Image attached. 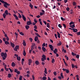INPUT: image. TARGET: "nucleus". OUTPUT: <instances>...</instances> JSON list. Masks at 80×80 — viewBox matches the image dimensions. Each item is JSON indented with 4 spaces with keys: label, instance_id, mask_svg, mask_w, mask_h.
Masks as SVG:
<instances>
[{
    "label": "nucleus",
    "instance_id": "obj_1",
    "mask_svg": "<svg viewBox=\"0 0 80 80\" xmlns=\"http://www.w3.org/2000/svg\"><path fill=\"white\" fill-rule=\"evenodd\" d=\"M0 2H1V3H2L3 4V6L5 7V8H8V7L7 6H9L10 5V4H9L8 3L6 2H5L3 0H0Z\"/></svg>",
    "mask_w": 80,
    "mask_h": 80
},
{
    "label": "nucleus",
    "instance_id": "obj_2",
    "mask_svg": "<svg viewBox=\"0 0 80 80\" xmlns=\"http://www.w3.org/2000/svg\"><path fill=\"white\" fill-rule=\"evenodd\" d=\"M49 47L50 48L51 50H52V51H53V47L52 46V45L51 44H49Z\"/></svg>",
    "mask_w": 80,
    "mask_h": 80
},
{
    "label": "nucleus",
    "instance_id": "obj_3",
    "mask_svg": "<svg viewBox=\"0 0 80 80\" xmlns=\"http://www.w3.org/2000/svg\"><path fill=\"white\" fill-rule=\"evenodd\" d=\"M72 68H78V67H77V65H74L73 64H72Z\"/></svg>",
    "mask_w": 80,
    "mask_h": 80
},
{
    "label": "nucleus",
    "instance_id": "obj_4",
    "mask_svg": "<svg viewBox=\"0 0 80 80\" xmlns=\"http://www.w3.org/2000/svg\"><path fill=\"white\" fill-rule=\"evenodd\" d=\"M62 70H63V71H65V72H66V73H69V70H68V69L62 68Z\"/></svg>",
    "mask_w": 80,
    "mask_h": 80
},
{
    "label": "nucleus",
    "instance_id": "obj_5",
    "mask_svg": "<svg viewBox=\"0 0 80 80\" xmlns=\"http://www.w3.org/2000/svg\"><path fill=\"white\" fill-rule=\"evenodd\" d=\"M32 24V22L31 21L27 22V25H30Z\"/></svg>",
    "mask_w": 80,
    "mask_h": 80
},
{
    "label": "nucleus",
    "instance_id": "obj_6",
    "mask_svg": "<svg viewBox=\"0 0 80 80\" xmlns=\"http://www.w3.org/2000/svg\"><path fill=\"white\" fill-rule=\"evenodd\" d=\"M21 15H22L23 19L25 21H25H26V18L25 17V16H24L23 14H22Z\"/></svg>",
    "mask_w": 80,
    "mask_h": 80
},
{
    "label": "nucleus",
    "instance_id": "obj_7",
    "mask_svg": "<svg viewBox=\"0 0 80 80\" xmlns=\"http://www.w3.org/2000/svg\"><path fill=\"white\" fill-rule=\"evenodd\" d=\"M10 42L11 43V47H12V48H14V47H15V44L12 42L11 41Z\"/></svg>",
    "mask_w": 80,
    "mask_h": 80
},
{
    "label": "nucleus",
    "instance_id": "obj_8",
    "mask_svg": "<svg viewBox=\"0 0 80 80\" xmlns=\"http://www.w3.org/2000/svg\"><path fill=\"white\" fill-rule=\"evenodd\" d=\"M72 30H73V32H77V31H78V30H77V29L75 28H73V29H72Z\"/></svg>",
    "mask_w": 80,
    "mask_h": 80
},
{
    "label": "nucleus",
    "instance_id": "obj_9",
    "mask_svg": "<svg viewBox=\"0 0 80 80\" xmlns=\"http://www.w3.org/2000/svg\"><path fill=\"white\" fill-rule=\"evenodd\" d=\"M70 27H71V28H75V24H73L72 25H70L69 26Z\"/></svg>",
    "mask_w": 80,
    "mask_h": 80
},
{
    "label": "nucleus",
    "instance_id": "obj_10",
    "mask_svg": "<svg viewBox=\"0 0 80 80\" xmlns=\"http://www.w3.org/2000/svg\"><path fill=\"white\" fill-rule=\"evenodd\" d=\"M32 3L30 2H29V7H30V8H31L32 9L33 8V6L32 5Z\"/></svg>",
    "mask_w": 80,
    "mask_h": 80
},
{
    "label": "nucleus",
    "instance_id": "obj_11",
    "mask_svg": "<svg viewBox=\"0 0 80 80\" xmlns=\"http://www.w3.org/2000/svg\"><path fill=\"white\" fill-rule=\"evenodd\" d=\"M38 40V36H36L34 38V40L35 42H37Z\"/></svg>",
    "mask_w": 80,
    "mask_h": 80
},
{
    "label": "nucleus",
    "instance_id": "obj_12",
    "mask_svg": "<svg viewBox=\"0 0 80 80\" xmlns=\"http://www.w3.org/2000/svg\"><path fill=\"white\" fill-rule=\"evenodd\" d=\"M30 28V26L28 25H26L25 26V28H26V30H28L29 28Z\"/></svg>",
    "mask_w": 80,
    "mask_h": 80
},
{
    "label": "nucleus",
    "instance_id": "obj_13",
    "mask_svg": "<svg viewBox=\"0 0 80 80\" xmlns=\"http://www.w3.org/2000/svg\"><path fill=\"white\" fill-rule=\"evenodd\" d=\"M42 50H43V51L45 52V51H46V48L44 47H42Z\"/></svg>",
    "mask_w": 80,
    "mask_h": 80
},
{
    "label": "nucleus",
    "instance_id": "obj_14",
    "mask_svg": "<svg viewBox=\"0 0 80 80\" xmlns=\"http://www.w3.org/2000/svg\"><path fill=\"white\" fill-rule=\"evenodd\" d=\"M5 14H6L7 15H8V10H6L4 12V13Z\"/></svg>",
    "mask_w": 80,
    "mask_h": 80
},
{
    "label": "nucleus",
    "instance_id": "obj_15",
    "mask_svg": "<svg viewBox=\"0 0 80 80\" xmlns=\"http://www.w3.org/2000/svg\"><path fill=\"white\" fill-rule=\"evenodd\" d=\"M6 67H7V66L6 65H5V67H4L5 70H6V71H8V68H7Z\"/></svg>",
    "mask_w": 80,
    "mask_h": 80
},
{
    "label": "nucleus",
    "instance_id": "obj_16",
    "mask_svg": "<svg viewBox=\"0 0 80 80\" xmlns=\"http://www.w3.org/2000/svg\"><path fill=\"white\" fill-rule=\"evenodd\" d=\"M42 58H44V59H47L46 58V56L44 54L42 55Z\"/></svg>",
    "mask_w": 80,
    "mask_h": 80
},
{
    "label": "nucleus",
    "instance_id": "obj_17",
    "mask_svg": "<svg viewBox=\"0 0 80 80\" xmlns=\"http://www.w3.org/2000/svg\"><path fill=\"white\" fill-rule=\"evenodd\" d=\"M12 67H15V63H14V62H12Z\"/></svg>",
    "mask_w": 80,
    "mask_h": 80
},
{
    "label": "nucleus",
    "instance_id": "obj_18",
    "mask_svg": "<svg viewBox=\"0 0 80 80\" xmlns=\"http://www.w3.org/2000/svg\"><path fill=\"white\" fill-rule=\"evenodd\" d=\"M17 58V60L18 61H20L21 60V58H20V57L18 56V57Z\"/></svg>",
    "mask_w": 80,
    "mask_h": 80
},
{
    "label": "nucleus",
    "instance_id": "obj_19",
    "mask_svg": "<svg viewBox=\"0 0 80 80\" xmlns=\"http://www.w3.org/2000/svg\"><path fill=\"white\" fill-rule=\"evenodd\" d=\"M72 5H73V6H75L77 5V3H76L75 2H72Z\"/></svg>",
    "mask_w": 80,
    "mask_h": 80
},
{
    "label": "nucleus",
    "instance_id": "obj_20",
    "mask_svg": "<svg viewBox=\"0 0 80 80\" xmlns=\"http://www.w3.org/2000/svg\"><path fill=\"white\" fill-rule=\"evenodd\" d=\"M8 78H10L12 77V74L10 73H9L8 74Z\"/></svg>",
    "mask_w": 80,
    "mask_h": 80
},
{
    "label": "nucleus",
    "instance_id": "obj_21",
    "mask_svg": "<svg viewBox=\"0 0 80 80\" xmlns=\"http://www.w3.org/2000/svg\"><path fill=\"white\" fill-rule=\"evenodd\" d=\"M58 37V38H60V34L58 32H57Z\"/></svg>",
    "mask_w": 80,
    "mask_h": 80
},
{
    "label": "nucleus",
    "instance_id": "obj_22",
    "mask_svg": "<svg viewBox=\"0 0 80 80\" xmlns=\"http://www.w3.org/2000/svg\"><path fill=\"white\" fill-rule=\"evenodd\" d=\"M4 43L6 45H8L9 44V42L8 41H5Z\"/></svg>",
    "mask_w": 80,
    "mask_h": 80
},
{
    "label": "nucleus",
    "instance_id": "obj_23",
    "mask_svg": "<svg viewBox=\"0 0 80 80\" xmlns=\"http://www.w3.org/2000/svg\"><path fill=\"white\" fill-rule=\"evenodd\" d=\"M35 63H36V65H38V64H39V62L38 61H36L35 62Z\"/></svg>",
    "mask_w": 80,
    "mask_h": 80
},
{
    "label": "nucleus",
    "instance_id": "obj_24",
    "mask_svg": "<svg viewBox=\"0 0 80 80\" xmlns=\"http://www.w3.org/2000/svg\"><path fill=\"white\" fill-rule=\"evenodd\" d=\"M23 44L24 46H26V42H25V41H23Z\"/></svg>",
    "mask_w": 80,
    "mask_h": 80
},
{
    "label": "nucleus",
    "instance_id": "obj_25",
    "mask_svg": "<svg viewBox=\"0 0 80 80\" xmlns=\"http://www.w3.org/2000/svg\"><path fill=\"white\" fill-rule=\"evenodd\" d=\"M72 55H73V56H75V55H76V53L73 52H72Z\"/></svg>",
    "mask_w": 80,
    "mask_h": 80
},
{
    "label": "nucleus",
    "instance_id": "obj_26",
    "mask_svg": "<svg viewBox=\"0 0 80 80\" xmlns=\"http://www.w3.org/2000/svg\"><path fill=\"white\" fill-rule=\"evenodd\" d=\"M35 35H37V36H38V37H40V35H39V34H38V33L37 32H35Z\"/></svg>",
    "mask_w": 80,
    "mask_h": 80
},
{
    "label": "nucleus",
    "instance_id": "obj_27",
    "mask_svg": "<svg viewBox=\"0 0 80 80\" xmlns=\"http://www.w3.org/2000/svg\"><path fill=\"white\" fill-rule=\"evenodd\" d=\"M23 55H24V57H25L26 55V52H25V50H24V52H23Z\"/></svg>",
    "mask_w": 80,
    "mask_h": 80
},
{
    "label": "nucleus",
    "instance_id": "obj_28",
    "mask_svg": "<svg viewBox=\"0 0 80 80\" xmlns=\"http://www.w3.org/2000/svg\"><path fill=\"white\" fill-rule=\"evenodd\" d=\"M3 16L4 18H6V14H5V13H4L3 14Z\"/></svg>",
    "mask_w": 80,
    "mask_h": 80
},
{
    "label": "nucleus",
    "instance_id": "obj_29",
    "mask_svg": "<svg viewBox=\"0 0 80 80\" xmlns=\"http://www.w3.org/2000/svg\"><path fill=\"white\" fill-rule=\"evenodd\" d=\"M47 27H48V28H50V24L48 23H47Z\"/></svg>",
    "mask_w": 80,
    "mask_h": 80
},
{
    "label": "nucleus",
    "instance_id": "obj_30",
    "mask_svg": "<svg viewBox=\"0 0 80 80\" xmlns=\"http://www.w3.org/2000/svg\"><path fill=\"white\" fill-rule=\"evenodd\" d=\"M19 34H20V35H22V36H23V35H24V34L22 32H20Z\"/></svg>",
    "mask_w": 80,
    "mask_h": 80
},
{
    "label": "nucleus",
    "instance_id": "obj_31",
    "mask_svg": "<svg viewBox=\"0 0 80 80\" xmlns=\"http://www.w3.org/2000/svg\"><path fill=\"white\" fill-rule=\"evenodd\" d=\"M44 73H46V74H47V68H45V70L44 71Z\"/></svg>",
    "mask_w": 80,
    "mask_h": 80
},
{
    "label": "nucleus",
    "instance_id": "obj_32",
    "mask_svg": "<svg viewBox=\"0 0 80 80\" xmlns=\"http://www.w3.org/2000/svg\"><path fill=\"white\" fill-rule=\"evenodd\" d=\"M65 58H66L67 60H68V57L67 55L65 56Z\"/></svg>",
    "mask_w": 80,
    "mask_h": 80
},
{
    "label": "nucleus",
    "instance_id": "obj_33",
    "mask_svg": "<svg viewBox=\"0 0 80 80\" xmlns=\"http://www.w3.org/2000/svg\"><path fill=\"white\" fill-rule=\"evenodd\" d=\"M61 77L62 78H64V77H63V76L62 73H61Z\"/></svg>",
    "mask_w": 80,
    "mask_h": 80
},
{
    "label": "nucleus",
    "instance_id": "obj_34",
    "mask_svg": "<svg viewBox=\"0 0 80 80\" xmlns=\"http://www.w3.org/2000/svg\"><path fill=\"white\" fill-rule=\"evenodd\" d=\"M58 27H59V28H62V26H61V25L60 24H59L58 25Z\"/></svg>",
    "mask_w": 80,
    "mask_h": 80
},
{
    "label": "nucleus",
    "instance_id": "obj_35",
    "mask_svg": "<svg viewBox=\"0 0 80 80\" xmlns=\"http://www.w3.org/2000/svg\"><path fill=\"white\" fill-rule=\"evenodd\" d=\"M74 23H75V22H71L69 24L70 25H72V24H74Z\"/></svg>",
    "mask_w": 80,
    "mask_h": 80
},
{
    "label": "nucleus",
    "instance_id": "obj_36",
    "mask_svg": "<svg viewBox=\"0 0 80 80\" xmlns=\"http://www.w3.org/2000/svg\"><path fill=\"white\" fill-rule=\"evenodd\" d=\"M45 60H47V59H45L43 58H41V61L42 62H45Z\"/></svg>",
    "mask_w": 80,
    "mask_h": 80
},
{
    "label": "nucleus",
    "instance_id": "obj_37",
    "mask_svg": "<svg viewBox=\"0 0 80 80\" xmlns=\"http://www.w3.org/2000/svg\"><path fill=\"white\" fill-rule=\"evenodd\" d=\"M4 57H6L7 58V54L6 53H5L4 54Z\"/></svg>",
    "mask_w": 80,
    "mask_h": 80
},
{
    "label": "nucleus",
    "instance_id": "obj_38",
    "mask_svg": "<svg viewBox=\"0 0 80 80\" xmlns=\"http://www.w3.org/2000/svg\"><path fill=\"white\" fill-rule=\"evenodd\" d=\"M61 19L62 21H65V19L62 17H61Z\"/></svg>",
    "mask_w": 80,
    "mask_h": 80
},
{
    "label": "nucleus",
    "instance_id": "obj_39",
    "mask_svg": "<svg viewBox=\"0 0 80 80\" xmlns=\"http://www.w3.org/2000/svg\"><path fill=\"white\" fill-rule=\"evenodd\" d=\"M22 76H20L19 77V80H22Z\"/></svg>",
    "mask_w": 80,
    "mask_h": 80
},
{
    "label": "nucleus",
    "instance_id": "obj_40",
    "mask_svg": "<svg viewBox=\"0 0 80 80\" xmlns=\"http://www.w3.org/2000/svg\"><path fill=\"white\" fill-rule=\"evenodd\" d=\"M80 55H77L76 56V58H79V56Z\"/></svg>",
    "mask_w": 80,
    "mask_h": 80
},
{
    "label": "nucleus",
    "instance_id": "obj_41",
    "mask_svg": "<svg viewBox=\"0 0 80 80\" xmlns=\"http://www.w3.org/2000/svg\"><path fill=\"white\" fill-rule=\"evenodd\" d=\"M14 51H16V52L17 51V48L15 47L14 48Z\"/></svg>",
    "mask_w": 80,
    "mask_h": 80
},
{
    "label": "nucleus",
    "instance_id": "obj_42",
    "mask_svg": "<svg viewBox=\"0 0 80 80\" xmlns=\"http://www.w3.org/2000/svg\"><path fill=\"white\" fill-rule=\"evenodd\" d=\"M55 62V59H52V63H53Z\"/></svg>",
    "mask_w": 80,
    "mask_h": 80
},
{
    "label": "nucleus",
    "instance_id": "obj_43",
    "mask_svg": "<svg viewBox=\"0 0 80 80\" xmlns=\"http://www.w3.org/2000/svg\"><path fill=\"white\" fill-rule=\"evenodd\" d=\"M1 57H3L4 55V52H2L1 54Z\"/></svg>",
    "mask_w": 80,
    "mask_h": 80
},
{
    "label": "nucleus",
    "instance_id": "obj_44",
    "mask_svg": "<svg viewBox=\"0 0 80 80\" xmlns=\"http://www.w3.org/2000/svg\"><path fill=\"white\" fill-rule=\"evenodd\" d=\"M42 79H43V80H45L46 79H47V78L45 77H43L42 78Z\"/></svg>",
    "mask_w": 80,
    "mask_h": 80
},
{
    "label": "nucleus",
    "instance_id": "obj_45",
    "mask_svg": "<svg viewBox=\"0 0 80 80\" xmlns=\"http://www.w3.org/2000/svg\"><path fill=\"white\" fill-rule=\"evenodd\" d=\"M8 69L10 71V72H11V73H12V72H13V70H12L10 68H9Z\"/></svg>",
    "mask_w": 80,
    "mask_h": 80
},
{
    "label": "nucleus",
    "instance_id": "obj_46",
    "mask_svg": "<svg viewBox=\"0 0 80 80\" xmlns=\"http://www.w3.org/2000/svg\"><path fill=\"white\" fill-rule=\"evenodd\" d=\"M16 73H17V74H18V75H20V72L19 71H18Z\"/></svg>",
    "mask_w": 80,
    "mask_h": 80
},
{
    "label": "nucleus",
    "instance_id": "obj_47",
    "mask_svg": "<svg viewBox=\"0 0 80 80\" xmlns=\"http://www.w3.org/2000/svg\"><path fill=\"white\" fill-rule=\"evenodd\" d=\"M58 46H60V45H62V42H59L58 44Z\"/></svg>",
    "mask_w": 80,
    "mask_h": 80
},
{
    "label": "nucleus",
    "instance_id": "obj_48",
    "mask_svg": "<svg viewBox=\"0 0 80 80\" xmlns=\"http://www.w3.org/2000/svg\"><path fill=\"white\" fill-rule=\"evenodd\" d=\"M44 15V13H42V12L40 13V15L41 16H42V15Z\"/></svg>",
    "mask_w": 80,
    "mask_h": 80
},
{
    "label": "nucleus",
    "instance_id": "obj_49",
    "mask_svg": "<svg viewBox=\"0 0 80 80\" xmlns=\"http://www.w3.org/2000/svg\"><path fill=\"white\" fill-rule=\"evenodd\" d=\"M36 45L35 44V43H33L32 44V47H35V46H36Z\"/></svg>",
    "mask_w": 80,
    "mask_h": 80
},
{
    "label": "nucleus",
    "instance_id": "obj_50",
    "mask_svg": "<svg viewBox=\"0 0 80 80\" xmlns=\"http://www.w3.org/2000/svg\"><path fill=\"white\" fill-rule=\"evenodd\" d=\"M63 25L64 28H66V25L65 24H63Z\"/></svg>",
    "mask_w": 80,
    "mask_h": 80
},
{
    "label": "nucleus",
    "instance_id": "obj_51",
    "mask_svg": "<svg viewBox=\"0 0 80 80\" xmlns=\"http://www.w3.org/2000/svg\"><path fill=\"white\" fill-rule=\"evenodd\" d=\"M66 10H67V11H68H68H69V10H70V8L68 7L66 8Z\"/></svg>",
    "mask_w": 80,
    "mask_h": 80
},
{
    "label": "nucleus",
    "instance_id": "obj_52",
    "mask_svg": "<svg viewBox=\"0 0 80 80\" xmlns=\"http://www.w3.org/2000/svg\"><path fill=\"white\" fill-rule=\"evenodd\" d=\"M18 71V70H17V69H15V70H14L15 72H16V73H17Z\"/></svg>",
    "mask_w": 80,
    "mask_h": 80
},
{
    "label": "nucleus",
    "instance_id": "obj_53",
    "mask_svg": "<svg viewBox=\"0 0 80 80\" xmlns=\"http://www.w3.org/2000/svg\"><path fill=\"white\" fill-rule=\"evenodd\" d=\"M34 28L35 29H37V26L36 25L34 27Z\"/></svg>",
    "mask_w": 80,
    "mask_h": 80
},
{
    "label": "nucleus",
    "instance_id": "obj_54",
    "mask_svg": "<svg viewBox=\"0 0 80 80\" xmlns=\"http://www.w3.org/2000/svg\"><path fill=\"white\" fill-rule=\"evenodd\" d=\"M34 49V47L31 46V49L32 50H33Z\"/></svg>",
    "mask_w": 80,
    "mask_h": 80
},
{
    "label": "nucleus",
    "instance_id": "obj_55",
    "mask_svg": "<svg viewBox=\"0 0 80 80\" xmlns=\"http://www.w3.org/2000/svg\"><path fill=\"white\" fill-rule=\"evenodd\" d=\"M29 40L30 42H32V41L33 40V39L32 38H29Z\"/></svg>",
    "mask_w": 80,
    "mask_h": 80
},
{
    "label": "nucleus",
    "instance_id": "obj_56",
    "mask_svg": "<svg viewBox=\"0 0 80 80\" xmlns=\"http://www.w3.org/2000/svg\"><path fill=\"white\" fill-rule=\"evenodd\" d=\"M64 64L66 66H68L67 64V63H66V62H65V60H64Z\"/></svg>",
    "mask_w": 80,
    "mask_h": 80
},
{
    "label": "nucleus",
    "instance_id": "obj_57",
    "mask_svg": "<svg viewBox=\"0 0 80 80\" xmlns=\"http://www.w3.org/2000/svg\"><path fill=\"white\" fill-rule=\"evenodd\" d=\"M34 22L35 23H37V20L36 19H34Z\"/></svg>",
    "mask_w": 80,
    "mask_h": 80
},
{
    "label": "nucleus",
    "instance_id": "obj_58",
    "mask_svg": "<svg viewBox=\"0 0 80 80\" xmlns=\"http://www.w3.org/2000/svg\"><path fill=\"white\" fill-rule=\"evenodd\" d=\"M43 22L44 23L45 25H47V22H46V21H43Z\"/></svg>",
    "mask_w": 80,
    "mask_h": 80
},
{
    "label": "nucleus",
    "instance_id": "obj_59",
    "mask_svg": "<svg viewBox=\"0 0 80 80\" xmlns=\"http://www.w3.org/2000/svg\"><path fill=\"white\" fill-rule=\"evenodd\" d=\"M6 40L7 41H8L9 40V38H8V36L7 37H6Z\"/></svg>",
    "mask_w": 80,
    "mask_h": 80
},
{
    "label": "nucleus",
    "instance_id": "obj_60",
    "mask_svg": "<svg viewBox=\"0 0 80 80\" xmlns=\"http://www.w3.org/2000/svg\"><path fill=\"white\" fill-rule=\"evenodd\" d=\"M16 48H17V49H18L19 48V46H16Z\"/></svg>",
    "mask_w": 80,
    "mask_h": 80
},
{
    "label": "nucleus",
    "instance_id": "obj_61",
    "mask_svg": "<svg viewBox=\"0 0 80 80\" xmlns=\"http://www.w3.org/2000/svg\"><path fill=\"white\" fill-rule=\"evenodd\" d=\"M65 50V49L63 48V47L62 48V52H63L64 50Z\"/></svg>",
    "mask_w": 80,
    "mask_h": 80
},
{
    "label": "nucleus",
    "instance_id": "obj_62",
    "mask_svg": "<svg viewBox=\"0 0 80 80\" xmlns=\"http://www.w3.org/2000/svg\"><path fill=\"white\" fill-rule=\"evenodd\" d=\"M53 74L54 75L56 76V75H57V72H53Z\"/></svg>",
    "mask_w": 80,
    "mask_h": 80
},
{
    "label": "nucleus",
    "instance_id": "obj_63",
    "mask_svg": "<svg viewBox=\"0 0 80 80\" xmlns=\"http://www.w3.org/2000/svg\"><path fill=\"white\" fill-rule=\"evenodd\" d=\"M32 61L30 59H29V62H30V63H32Z\"/></svg>",
    "mask_w": 80,
    "mask_h": 80
},
{
    "label": "nucleus",
    "instance_id": "obj_64",
    "mask_svg": "<svg viewBox=\"0 0 80 80\" xmlns=\"http://www.w3.org/2000/svg\"><path fill=\"white\" fill-rule=\"evenodd\" d=\"M7 58L6 57H5L4 56L2 57V59L3 60H5V59Z\"/></svg>",
    "mask_w": 80,
    "mask_h": 80
}]
</instances>
